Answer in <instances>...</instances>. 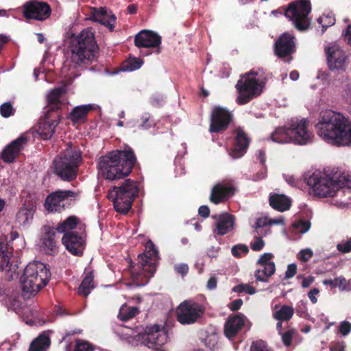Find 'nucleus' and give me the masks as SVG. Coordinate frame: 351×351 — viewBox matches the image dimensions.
I'll use <instances>...</instances> for the list:
<instances>
[{
  "label": "nucleus",
  "instance_id": "1",
  "mask_svg": "<svg viewBox=\"0 0 351 351\" xmlns=\"http://www.w3.org/2000/svg\"><path fill=\"white\" fill-rule=\"evenodd\" d=\"M315 127L324 141L338 146L351 145V121L343 114L330 110L322 111Z\"/></svg>",
  "mask_w": 351,
  "mask_h": 351
},
{
  "label": "nucleus",
  "instance_id": "2",
  "mask_svg": "<svg viewBox=\"0 0 351 351\" xmlns=\"http://www.w3.org/2000/svg\"><path fill=\"white\" fill-rule=\"evenodd\" d=\"M306 184L316 196L333 197L339 193H350L351 176L337 171L328 173L315 171L306 178Z\"/></svg>",
  "mask_w": 351,
  "mask_h": 351
},
{
  "label": "nucleus",
  "instance_id": "3",
  "mask_svg": "<svg viewBox=\"0 0 351 351\" xmlns=\"http://www.w3.org/2000/svg\"><path fill=\"white\" fill-rule=\"evenodd\" d=\"M135 162L136 158L131 149L114 150L99 158L98 168L103 178L116 180L128 176Z\"/></svg>",
  "mask_w": 351,
  "mask_h": 351
},
{
  "label": "nucleus",
  "instance_id": "4",
  "mask_svg": "<svg viewBox=\"0 0 351 351\" xmlns=\"http://www.w3.org/2000/svg\"><path fill=\"white\" fill-rule=\"evenodd\" d=\"M51 273L47 265L39 261L27 265L20 281L23 293L35 295L49 282Z\"/></svg>",
  "mask_w": 351,
  "mask_h": 351
},
{
  "label": "nucleus",
  "instance_id": "5",
  "mask_svg": "<svg viewBox=\"0 0 351 351\" xmlns=\"http://www.w3.org/2000/svg\"><path fill=\"white\" fill-rule=\"evenodd\" d=\"M97 52L93 32L90 29H84L73 41L71 61L75 66L88 64L95 60Z\"/></svg>",
  "mask_w": 351,
  "mask_h": 351
},
{
  "label": "nucleus",
  "instance_id": "6",
  "mask_svg": "<svg viewBox=\"0 0 351 351\" xmlns=\"http://www.w3.org/2000/svg\"><path fill=\"white\" fill-rule=\"evenodd\" d=\"M80 162V152L75 147L69 146L54 159V172L63 180H73L77 177Z\"/></svg>",
  "mask_w": 351,
  "mask_h": 351
},
{
  "label": "nucleus",
  "instance_id": "7",
  "mask_svg": "<svg viewBox=\"0 0 351 351\" xmlns=\"http://www.w3.org/2000/svg\"><path fill=\"white\" fill-rule=\"evenodd\" d=\"M265 84V78L257 72L250 71L243 75L236 85L239 91L238 103L245 104L254 97L259 96Z\"/></svg>",
  "mask_w": 351,
  "mask_h": 351
},
{
  "label": "nucleus",
  "instance_id": "8",
  "mask_svg": "<svg viewBox=\"0 0 351 351\" xmlns=\"http://www.w3.org/2000/svg\"><path fill=\"white\" fill-rule=\"evenodd\" d=\"M138 188L136 182L125 180L121 186H114L110 190L108 197L113 202L116 211L127 213L132 207V204L137 195Z\"/></svg>",
  "mask_w": 351,
  "mask_h": 351
},
{
  "label": "nucleus",
  "instance_id": "9",
  "mask_svg": "<svg viewBox=\"0 0 351 351\" xmlns=\"http://www.w3.org/2000/svg\"><path fill=\"white\" fill-rule=\"evenodd\" d=\"M311 10L308 0H300L290 4L285 11V16L291 21L295 27L300 31L306 30L310 25L308 17Z\"/></svg>",
  "mask_w": 351,
  "mask_h": 351
},
{
  "label": "nucleus",
  "instance_id": "10",
  "mask_svg": "<svg viewBox=\"0 0 351 351\" xmlns=\"http://www.w3.org/2000/svg\"><path fill=\"white\" fill-rule=\"evenodd\" d=\"M12 247L5 242L4 237L0 238V271L5 273V277L11 280L19 276L17 260L12 256Z\"/></svg>",
  "mask_w": 351,
  "mask_h": 351
},
{
  "label": "nucleus",
  "instance_id": "11",
  "mask_svg": "<svg viewBox=\"0 0 351 351\" xmlns=\"http://www.w3.org/2000/svg\"><path fill=\"white\" fill-rule=\"evenodd\" d=\"M287 123L293 143L306 145L312 141L313 134L309 129L307 119L292 118Z\"/></svg>",
  "mask_w": 351,
  "mask_h": 351
},
{
  "label": "nucleus",
  "instance_id": "12",
  "mask_svg": "<svg viewBox=\"0 0 351 351\" xmlns=\"http://www.w3.org/2000/svg\"><path fill=\"white\" fill-rule=\"evenodd\" d=\"M204 312V308L198 303L185 300L176 309L177 320L183 325L193 324L203 315Z\"/></svg>",
  "mask_w": 351,
  "mask_h": 351
},
{
  "label": "nucleus",
  "instance_id": "13",
  "mask_svg": "<svg viewBox=\"0 0 351 351\" xmlns=\"http://www.w3.org/2000/svg\"><path fill=\"white\" fill-rule=\"evenodd\" d=\"M141 340L146 347L154 349L167 342L168 334L164 327L157 324L150 325L146 327Z\"/></svg>",
  "mask_w": 351,
  "mask_h": 351
},
{
  "label": "nucleus",
  "instance_id": "14",
  "mask_svg": "<svg viewBox=\"0 0 351 351\" xmlns=\"http://www.w3.org/2000/svg\"><path fill=\"white\" fill-rule=\"evenodd\" d=\"M78 193L72 191H57L46 198L45 207L49 212H60L69 199L75 198Z\"/></svg>",
  "mask_w": 351,
  "mask_h": 351
},
{
  "label": "nucleus",
  "instance_id": "15",
  "mask_svg": "<svg viewBox=\"0 0 351 351\" xmlns=\"http://www.w3.org/2000/svg\"><path fill=\"white\" fill-rule=\"evenodd\" d=\"M157 258L158 252L153 243L147 242L145 252L138 256V264L146 277H151L154 274Z\"/></svg>",
  "mask_w": 351,
  "mask_h": 351
},
{
  "label": "nucleus",
  "instance_id": "16",
  "mask_svg": "<svg viewBox=\"0 0 351 351\" xmlns=\"http://www.w3.org/2000/svg\"><path fill=\"white\" fill-rule=\"evenodd\" d=\"M23 13L27 19L43 21L49 16L51 8L45 2L32 0L23 5Z\"/></svg>",
  "mask_w": 351,
  "mask_h": 351
},
{
  "label": "nucleus",
  "instance_id": "17",
  "mask_svg": "<svg viewBox=\"0 0 351 351\" xmlns=\"http://www.w3.org/2000/svg\"><path fill=\"white\" fill-rule=\"evenodd\" d=\"M328 64L330 70L345 71L348 64L345 52L337 45H333L326 49Z\"/></svg>",
  "mask_w": 351,
  "mask_h": 351
},
{
  "label": "nucleus",
  "instance_id": "18",
  "mask_svg": "<svg viewBox=\"0 0 351 351\" xmlns=\"http://www.w3.org/2000/svg\"><path fill=\"white\" fill-rule=\"evenodd\" d=\"M231 113L226 108L215 106L213 108L210 125V132H219L227 128L230 120Z\"/></svg>",
  "mask_w": 351,
  "mask_h": 351
},
{
  "label": "nucleus",
  "instance_id": "19",
  "mask_svg": "<svg viewBox=\"0 0 351 351\" xmlns=\"http://www.w3.org/2000/svg\"><path fill=\"white\" fill-rule=\"evenodd\" d=\"M134 43L137 47H158L161 43V37L153 31L144 29L135 36Z\"/></svg>",
  "mask_w": 351,
  "mask_h": 351
},
{
  "label": "nucleus",
  "instance_id": "20",
  "mask_svg": "<svg viewBox=\"0 0 351 351\" xmlns=\"http://www.w3.org/2000/svg\"><path fill=\"white\" fill-rule=\"evenodd\" d=\"M55 231L48 226L42 228V234L39 241L40 249L47 254L57 252L56 241L54 239Z\"/></svg>",
  "mask_w": 351,
  "mask_h": 351
},
{
  "label": "nucleus",
  "instance_id": "21",
  "mask_svg": "<svg viewBox=\"0 0 351 351\" xmlns=\"http://www.w3.org/2000/svg\"><path fill=\"white\" fill-rule=\"evenodd\" d=\"M62 241L66 250L73 254L80 255L82 254L84 243L82 234H79L77 232L64 234Z\"/></svg>",
  "mask_w": 351,
  "mask_h": 351
},
{
  "label": "nucleus",
  "instance_id": "22",
  "mask_svg": "<svg viewBox=\"0 0 351 351\" xmlns=\"http://www.w3.org/2000/svg\"><path fill=\"white\" fill-rule=\"evenodd\" d=\"M27 138L21 136L13 141L1 152V158L5 162H12L27 143Z\"/></svg>",
  "mask_w": 351,
  "mask_h": 351
},
{
  "label": "nucleus",
  "instance_id": "23",
  "mask_svg": "<svg viewBox=\"0 0 351 351\" xmlns=\"http://www.w3.org/2000/svg\"><path fill=\"white\" fill-rule=\"evenodd\" d=\"M245 317L241 315H234L228 317L224 326V334L228 339L237 335L244 326Z\"/></svg>",
  "mask_w": 351,
  "mask_h": 351
},
{
  "label": "nucleus",
  "instance_id": "24",
  "mask_svg": "<svg viewBox=\"0 0 351 351\" xmlns=\"http://www.w3.org/2000/svg\"><path fill=\"white\" fill-rule=\"evenodd\" d=\"M213 217L217 220L214 232L218 235H224L234 229V217L232 215L224 213Z\"/></svg>",
  "mask_w": 351,
  "mask_h": 351
},
{
  "label": "nucleus",
  "instance_id": "25",
  "mask_svg": "<svg viewBox=\"0 0 351 351\" xmlns=\"http://www.w3.org/2000/svg\"><path fill=\"white\" fill-rule=\"evenodd\" d=\"M294 49L293 37L288 34H283L275 45V51L277 56L285 57L291 53Z\"/></svg>",
  "mask_w": 351,
  "mask_h": 351
},
{
  "label": "nucleus",
  "instance_id": "26",
  "mask_svg": "<svg viewBox=\"0 0 351 351\" xmlns=\"http://www.w3.org/2000/svg\"><path fill=\"white\" fill-rule=\"evenodd\" d=\"M250 140L247 134L241 129L237 130L234 147L230 155L234 158H239L246 152Z\"/></svg>",
  "mask_w": 351,
  "mask_h": 351
},
{
  "label": "nucleus",
  "instance_id": "27",
  "mask_svg": "<svg viewBox=\"0 0 351 351\" xmlns=\"http://www.w3.org/2000/svg\"><path fill=\"white\" fill-rule=\"evenodd\" d=\"M91 19L106 27L112 29L115 22V16L103 8H94L92 12Z\"/></svg>",
  "mask_w": 351,
  "mask_h": 351
},
{
  "label": "nucleus",
  "instance_id": "28",
  "mask_svg": "<svg viewBox=\"0 0 351 351\" xmlns=\"http://www.w3.org/2000/svg\"><path fill=\"white\" fill-rule=\"evenodd\" d=\"M233 193L234 189L232 186L217 184L212 189L210 200L215 204H218L223 202L229 195Z\"/></svg>",
  "mask_w": 351,
  "mask_h": 351
},
{
  "label": "nucleus",
  "instance_id": "29",
  "mask_svg": "<svg viewBox=\"0 0 351 351\" xmlns=\"http://www.w3.org/2000/svg\"><path fill=\"white\" fill-rule=\"evenodd\" d=\"M270 138L273 142L279 144L293 143L290 135V130L289 128L288 123H287L284 126L276 128L271 133Z\"/></svg>",
  "mask_w": 351,
  "mask_h": 351
},
{
  "label": "nucleus",
  "instance_id": "30",
  "mask_svg": "<svg viewBox=\"0 0 351 351\" xmlns=\"http://www.w3.org/2000/svg\"><path fill=\"white\" fill-rule=\"evenodd\" d=\"M291 199L283 194L274 193L269 197L271 206L280 212H284L290 208Z\"/></svg>",
  "mask_w": 351,
  "mask_h": 351
},
{
  "label": "nucleus",
  "instance_id": "31",
  "mask_svg": "<svg viewBox=\"0 0 351 351\" xmlns=\"http://www.w3.org/2000/svg\"><path fill=\"white\" fill-rule=\"evenodd\" d=\"M294 314V308L288 305L280 306L276 304L272 310V317L274 319L280 322L290 320Z\"/></svg>",
  "mask_w": 351,
  "mask_h": 351
},
{
  "label": "nucleus",
  "instance_id": "32",
  "mask_svg": "<svg viewBox=\"0 0 351 351\" xmlns=\"http://www.w3.org/2000/svg\"><path fill=\"white\" fill-rule=\"evenodd\" d=\"M90 104L75 107L69 114V119L75 123H80L85 121L87 114L93 110Z\"/></svg>",
  "mask_w": 351,
  "mask_h": 351
},
{
  "label": "nucleus",
  "instance_id": "33",
  "mask_svg": "<svg viewBox=\"0 0 351 351\" xmlns=\"http://www.w3.org/2000/svg\"><path fill=\"white\" fill-rule=\"evenodd\" d=\"M58 123V122L56 120L45 121L38 125L36 132L43 139H49L52 136Z\"/></svg>",
  "mask_w": 351,
  "mask_h": 351
},
{
  "label": "nucleus",
  "instance_id": "34",
  "mask_svg": "<svg viewBox=\"0 0 351 351\" xmlns=\"http://www.w3.org/2000/svg\"><path fill=\"white\" fill-rule=\"evenodd\" d=\"M66 92L65 86L56 88L47 95V102L50 110H56L60 106V96Z\"/></svg>",
  "mask_w": 351,
  "mask_h": 351
},
{
  "label": "nucleus",
  "instance_id": "35",
  "mask_svg": "<svg viewBox=\"0 0 351 351\" xmlns=\"http://www.w3.org/2000/svg\"><path fill=\"white\" fill-rule=\"evenodd\" d=\"M261 268L255 272V277L257 280L261 282H267L269 278L275 272L276 267L274 263H269L260 265Z\"/></svg>",
  "mask_w": 351,
  "mask_h": 351
},
{
  "label": "nucleus",
  "instance_id": "36",
  "mask_svg": "<svg viewBox=\"0 0 351 351\" xmlns=\"http://www.w3.org/2000/svg\"><path fill=\"white\" fill-rule=\"evenodd\" d=\"M77 224L78 219L76 217L71 216L60 223L56 230L58 232L64 234L75 232L74 230L77 228Z\"/></svg>",
  "mask_w": 351,
  "mask_h": 351
},
{
  "label": "nucleus",
  "instance_id": "37",
  "mask_svg": "<svg viewBox=\"0 0 351 351\" xmlns=\"http://www.w3.org/2000/svg\"><path fill=\"white\" fill-rule=\"evenodd\" d=\"M35 212L34 206L21 208L16 214V221L21 226H25L32 219Z\"/></svg>",
  "mask_w": 351,
  "mask_h": 351
},
{
  "label": "nucleus",
  "instance_id": "38",
  "mask_svg": "<svg viewBox=\"0 0 351 351\" xmlns=\"http://www.w3.org/2000/svg\"><path fill=\"white\" fill-rule=\"evenodd\" d=\"M49 345L50 339L49 337L45 335H40L32 342L29 351H46Z\"/></svg>",
  "mask_w": 351,
  "mask_h": 351
},
{
  "label": "nucleus",
  "instance_id": "39",
  "mask_svg": "<svg viewBox=\"0 0 351 351\" xmlns=\"http://www.w3.org/2000/svg\"><path fill=\"white\" fill-rule=\"evenodd\" d=\"M138 313V307L123 304L119 309L118 317L122 321H127L135 317Z\"/></svg>",
  "mask_w": 351,
  "mask_h": 351
},
{
  "label": "nucleus",
  "instance_id": "40",
  "mask_svg": "<svg viewBox=\"0 0 351 351\" xmlns=\"http://www.w3.org/2000/svg\"><path fill=\"white\" fill-rule=\"evenodd\" d=\"M93 289V274L90 272L86 276L80 284L78 288V293L86 297Z\"/></svg>",
  "mask_w": 351,
  "mask_h": 351
},
{
  "label": "nucleus",
  "instance_id": "41",
  "mask_svg": "<svg viewBox=\"0 0 351 351\" xmlns=\"http://www.w3.org/2000/svg\"><path fill=\"white\" fill-rule=\"evenodd\" d=\"M317 22L322 26L321 34L326 29L335 23V19L332 14H324L317 19Z\"/></svg>",
  "mask_w": 351,
  "mask_h": 351
},
{
  "label": "nucleus",
  "instance_id": "42",
  "mask_svg": "<svg viewBox=\"0 0 351 351\" xmlns=\"http://www.w3.org/2000/svg\"><path fill=\"white\" fill-rule=\"evenodd\" d=\"M298 335V331L294 328H290L285 332L282 333L281 339L283 344L287 347L291 346L292 343V339L295 338Z\"/></svg>",
  "mask_w": 351,
  "mask_h": 351
},
{
  "label": "nucleus",
  "instance_id": "43",
  "mask_svg": "<svg viewBox=\"0 0 351 351\" xmlns=\"http://www.w3.org/2000/svg\"><path fill=\"white\" fill-rule=\"evenodd\" d=\"M204 345L210 350H215L218 348V336L215 332H212L206 335L203 339Z\"/></svg>",
  "mask_w": 351,
  "mask_h": 351
},
{
  "label": "nucleus",
  "instance_id": "44",
  "mask_svg": "<svg viewBox=\"0 0 351 351\" xmlns=\"http://www.w3.org/2000/svg\"><path fill=\"white\" fill-rule=\"evenodd\" d=\"M143 64V61L136 58H129L124 70L128 71H133L138 69Z\"/></svg>",
  "mask_w": 351,
  "mask_h": 351
},
{
  "label": "nucleus",
  "instance_id": "45",
  "mask_svg": "<svg viewBox=\"0 0 351 351\" xmlns=\"http://www.w3.org/2000/svg\"><path fill=\"white\" fill-rule=\"evenodd\" d=\"M0 114L2 117L7 118L14 114V109L10 102H5L0 106Z\"/></svg>",
  "mask_w": 351,
  "mask_h": 351
},
{
  "label": "nucleus",
  "instance_id": "46",
  "mask_svg": "<svg viewBox=\"0 0 351 351\" xmlns=\"http://www.w3.org/2000/svg\"><path fill=\"white\" fill-rule=\"evenodd\" d=\"M258 235L259 234L257 233L254 234V241L251 242L250 244L251 248L254 251H260L263 248L265 245L264 241L261 237H259Z\"/></svg>",
  "mask_w": 351,
  "mask_h": 351
},
{
  "label": "nucleus",
  "instance_id": "47",
  "mask_svg": "<svg viewBox=\"0 0 351 351\" xmlns=\"http://www.w3.org/2000/svg\"><path fill=\"white\" fill-rule=\"evenodd\" d=\"M251 351H271L267 346L265 342L262 340L254 341L252 343Z\"/></svg>",
  "mask_w": 351,
  "mask_h": 351
},
{
  "label": "nucleus",
  "instance_id": "48",
  "mask_svg": "<svg viewBox=\"0 0 351 351\" xmlns=\"http://www.w3.org/2000/svg\"><path fill=\"white\" fill-rule=\"evenodd\" d=\"M311 223L308 221H299L293 224V228L300 233H306L310 228Z\"/></svg>",
  "mask_w": 351,
  "mask_h": 351
},
{
  "label": "nucleus",
  "instance_id": "49",
  "mask_svg": "<svg viewBox=\"0 0 351 351\" xmlns=\"http://www.w3.org/2000/svg\"><path fill=\"white\" fill-rule=\"evenodd\" d=\"M233 291L239 293L245 292L250 295H252L256 292V290L253 287L247 284H243L236 286L233 288Z\"/></svg>",
  "mask_w": 351,
  "mask_h": 351
},
{
  "label": "nucleus",
  "instance_id": "50",
  "mask_svg": "<svg viewBox=\"0 0 351 351\" xmlns=\"http://www.w3.org/2000/svg\"><path fill=\"white\" fill-rule=\"evenodd\" d=\"M75 351H93V347L87 341L77 340Z\"/></svg>",
  "mask_w": 351,
  "mask_h": 351
},
{
  "label": "nucleus",
  "instance_id": "51",
  "mask_svg": "<svg viewBox=\"0 0 351 351\" xmlns=\"http://www.w3.org/2000/svg\"><path fill=\"white\" fill-rule=\"evenodd\" d=\"M248 251V247L245 245H237L232 248V253L236 257H239L241 253L247 254Z\"/></svg>",
  "mask_w": 351,
  "mask_h": 351
},
{
  "label": "nucleus",
  "instance_id": "52",
  "mask_svg": "<svg viewBox=\"0 0 351 351\" xmlns=\"http://www.w3.org/2000/svg\"><path fill=\"white\" fill-rule=\"evenodd\" d=\"M265 226H268V218L261 217L257 219L254 225L253 226V228L256 230L254 233L260 234V229Z\"/></svg>",
  "mask_w": 351,
  "mask_h": 351
},
{
  "label": "nucleus",
  "instance_id": "53",
  "mask_svg": "<svg viewBox=\"0 0 351 351\" xmlns=\"http://www.w3.org/2000/svg\"><path fill=\"white\" fill-rule=\"evenodd\" d=\"M273 256V254L271 253H265L260 256L259 259L257 261V264L261 265L274 263L273 261H271Z\"/></svg>",
  "mask_w": 351,
  "mask_h": 351
},
{
  "label": "nucleus",
  "instance_id": "54",
  "mask_svg": "<svg viewBox=\"0 0 351 351\" xmlns=\"http://www.w3.org/2000/svg\"><path fill=\"white\" fill-rule=\"evenodd\" d=\"M313 251L309 249L306 248L304 250H302L299 254H298V258L302 260L303 262H306L313 256Z\"/></svg>",
  "mask_w": 351,
  "mask_h": 351
},
{
  "label": "nucleus",
  "instance_id": "55",
  "mask_svg": "<svg viewBox=\"0 0 351 351\" xmlns=\"http://www.w3.org/2000/svg\"><path fill=\"white\" fill-rule=\"evenodd\" d=\"M337 248L343 253L350 252L351 251V238L346 242L339 243Z\"/></svg>",
  "mask_w": 351,
  "mask_h": 351
},
{
  "label": "nucleus",
  "instance_id": "56",
  "mask_svg": "<svg viewBox=\"0 0 351 351\" xmlns=\"http://www.w3.org/2000/svg\"><path fill=\"white\" fill-rule=\"evenodd\" d=\"M351 331V323L347 321L341 322L339 332L343 336L347 335Z\"/></svg>",
  "mask_w": 351,
  "mask_h": 351
},
{
  "label": "nucleus",
  "instance_id": "57",
  "mask_svg": "<svg viewBox=\"0 0 351 351\" xmlns=\"http://www.w3.org/2000/svg\"><path fill=\"white\" fill-rule=\"evenodd\" d=\"M297 266L295 264H289L285 272V278L289 279L293 278L296 274Z\"/></svg>",
  "mask_w": 351,
  "mask_h": 351
},
{
  "label": "nucleus",
  "instance_id": "58",
  "mask_svg": "<svg viewBox=\"0 0 351 351\" xmlns=\"http://www.w3.org/2000/svg\"><path fill=\"white\" fill-rule=\"evenodd\" d=\"M175 270L182 276L186 275L189 271V267L185 263L176 265L174 266Z\"/></svg>",
  "mask_w": 351,
  "mask_h": 351
},
{
  "label": "nucleus",
  "instance_id": "59",
  "mask_svg": "<svg viewBox=\"0 0 351 351\" xmlns=\"http://www.w3.org/2000/svg\"><path fill=\"white\" fill-rule=\"evenodd\" d=\"M336 284L340 290L344 291L347 289V280L345 278L342 276L336 278Z\"/></svg>",
  "mask_w": 351,
  "mask_h": 351
},
{
  "label": "nucleus",
  "instance_id": "60",
  "mask_svg": "<svg viewBox=\"0 0 351 351\" xmlns=\"http://www.w3.org/2000/svg\"><path fill=\"white\" fill-rule=\"evenodd\" d=\"M319 293V291L317 288H314L308 292V296L313 304H315L317 302V299L316 298L315 295H317Z\"/></svg>",
  "mask_w": 351,
  "mask_h": 351
},
{
  "label": "nucleus",
  "instance_id": "61",
  "mask_svg": "<svg viewBox=\"0 0 351 351\" xmlns=\"http://www.w3.org/2000/svg\"><path fill=\"white\" fill-rule=\"evenodd\" d=\"M199 215L204 218L209 216L210 210L207 206H201L198 210Z\"/></svg>",
  "mask_w": 351,
  "mask_h": 351
},
{
  "label": "nucleus",
  "instance_id": "62",
  "mask_svg": "<svg viewBox=\"0 0 351 351\" xmlns=\"http://www.w3.org/2000/svg\"><path fill=\"white\" fill-rule=\"evenodd\" d=\"M242 304H243V300L241 299H237V300H234L230 304V308L232 311H237L241 308Z\"/></svg>",
  "mask_w": 351,
  "mask_h": 351
},
{
  "label": "nucleus",
  "instance_id": "63",
  "mask_svg": "<svg viewBox=\"0 0 351 351\" xmlns=\"http://www.w3.org/2000/svg\"><path fill=\"white\" fill-rule=\"evenodd\" d=\"M345 348L344 342H338L332 344L330 347V351H343Z\"/></svg>",
  "mask_w": 351,
  "mask_h": 351
},
{
  "label": "nucleus",
  "instance_id": "64",
  "mask_svg": "<svg viewBox=\"0 0 351 351\" xmlns=\"http://www.w3.org/2000/svg\"><path fill=\"white\" fill-rule=\"evenodd\" d=\"M315 278L313 276H308L304 278L302 282V287L303 288H308L314 282Z\"/></svg>",
  "mask_w": 351,
  "mask_h": 351
}]
</instances>
